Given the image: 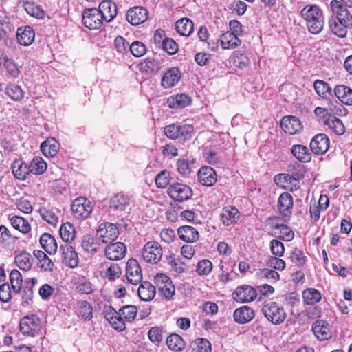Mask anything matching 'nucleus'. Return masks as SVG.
Returning <instances> with one entry per match:
<instances>
[{"mask_svg": "<svg viewBox=\"0 0 352 352\" xmlns=\"http://www.w3.org/2000/svg\"><path fill=\"white\" fill-rule=\"evenodd\" d=\"M329 147V140L325 134H317L310 142V148L316 155L324 154Z\"/></svg>", "mask_w": 352, "mask_h": 352, "instance_id": "16", "label": "nucleus"}, {"mask_svg": "<svg viewBox=\"0 0 352 352\" xmlns=\"http://www.w3.org/2000/svg\"><path fill=\"white\" fill-rule=\"evenodd\" d=\"M193 166L194 161L187 159L180 158L177 162V170L184 177H187L190 174Z\"/></svg>", "mask_w": 352, "mask_h": 352, "instance_id": "52", "label": "nucleus"}, {"mask_svg": "<svg viewBox=\"0 0 352 352\" xmlns=\"http://www.w3.org/2000/svg\"><path fill=\"white\" fill-rule=\"evenodd\" d=\"M81 246L85 252L92 254L100 249V244L95 241L93 236L89 234L83 236Z\"/></svg>", "mask_w": 352, "mask_h": 352, "instance_id": "45", "label": "nucleus"}, {"mask_svg": "<svg viewBox=\"0 0 352 352\" xmlns=\"http://www.w3.org/2000/svg\"><path fill=\"white\" fill-rule=\"evenodd\" d=\"M280 126L282 129L289 135L298 133L302 128L299 119L292 116L283 117L281 120Z\"/></svg>", "mask_w": 352, "mask_h": 352, "instance_id": "19", "label": "nucleus"}, {"mask_svg": "<svg viewBox=\"0 0 352 352\" xmlns=\"http://www.w3.org/2000/svg\"><path fill=\"white\" fill-rule=\"evenodd\" d=\"M27 164L21 161H15L12 166V173L19 180H25L27 176L31 173Z\"/></svg>", "mask_w": 352, "mask_h": 352, "instance_id": "37", "label": "nucleus"}, {"mask_svg": "<svg viewBox=\"0 0 352 352\" xmlns=\"http://www.w3.org/2000/svg\"><path fill=\"white\" fill-rule=\"evenodd\" d=\"M104 19L101 13L97 8H87L82 14V22L85 26L90 30L100 29L103 24Z\"/></svg>", "mask_w": 352, "mask_h": 352, "instance_id": "9", "label": "nucleus"}, {"mask_svg": "<svg viewBox=\"0 0 352 352\" xmlns=\"http://www.w3.org/2000/svg\"><path fill=\"white\" fill-rule=\"evenodd\" d=\"M212 263L208 259H203L199 261L196 266V272L200 276H207L212 270Z\"/></svg>", "mask_w": 352, "mask_h": 352, "instance_id": "57", "label": "nucleus"}, {"mask_svg": "<svg viewBox=\"0 0 352 352\" xmlns=\"http://www.w3.org/2000/svg\"><path fill=\"white\" fill-rule=\"evenodd\" d=\"M59 213H60V210L56 208L41 207L39 209V214L41 218L53 226H56L59 221Z\"/></svg>", "mask_w": 352, "mask_h": 352, "instance_id": "32", "label": "nucleus"}, {"mask_svg": "<svg viewBox=\"0 0 352 352\" xmlns=\"http://www.w3.org/2000/svg\"><path fill=\"white\" fill-rule=\"evenodd\" d=\"M130 204V197L122 192L114 195L110 199L109 207L112 210L123 211Z\"/></svg>", "mask_w": 352, "mask_h": 352, "instance_id": "24", "label": "nucleus"}, {"mask_svg": "<svg viewBox=\"0 0 352 352\" xmlns=\"http://www.w3.org/2000/svg\"><path fill=\"white\" fill-rule=\"evenodd\" d=\"M109 309L111 311L106 314V318L115 329L119 331H124L126 329V320L111 307H109Z\"/></svg>", "mask_w": 352, "mask_h": 352, "instance_id": "26", "label": "nucleus"}, {"mask_svg": "<svg viewBox=\"0 0 352 352\" xmlns=\"http://www.w3.org/2000/svg\"><path fill=\"white\" fill-rule=\"evenodd\" d=\"M3 67L6 68L8 74L13 78L18 77L20 72L14 62L7 56L3 57Z\"/></svg>", "mask_w": 352, "mask_h": 352, "instance_id": "63", "label": "nucleus"}, {"mask_svg": "<svg viewBox=\"0 0 352 352\" xmlns=\"http://www.w3.org/2000/svg\"><path fill=\"white\" fill-rule=\"evenodd\" d=\"M218 41L221 43L223 49L234 48L240 43V40L236 35L230 31L223 34Z\"/></svg>", "mask_w": 352, "mask_h": 352, "instance_id": "35", "label": "nucleus"}, {"mask_svg": "<svg viewBox=\"0 0 352 352\" xmlns=\"http://www.w3.org/2000/svg\"><path fill=\"white\" fill-rule=\"evenodd\" d=\"M139 66L141 72L151 74L157 72L160 69V63L154 58L147 57L140 63Z\"/></svg>", "mask_w": 352, "mask_h": 352, "instance_id": "41", "label": "nucleus"}, {"mask_svg": "<svg viewBox=\"0 0 352 352\" xmlns=\"http://www.w3.org/2000/svg\"><path fill=\"white\" fill-rule=\"evenodd\" d=\"M292 154L300 162L306 163L311 160V155L307 146L301 144L293 145L291 148Z\"/></svg>", "mask_w": 352, "mask_h": 352, "instance_id": "36", "label": "nucleus"}, {"mask_svg": "<svg viewBox=\"0 0 352 352\" xmlns=\"http://www.w3.org/2000/svg\"><path fill=\"white\" fill-rule=\"evenodd\" d=\"M304 302L313 305L321 300V294L319 291L314 288H308L302 292Z\"/></svg>", "mask_w": 352, "mask_h": 352, "instance_id": "48", "label": "nucleus"}, {"mask_svg": "<svg viewBox=\"0 0 352 352\" xmlns=\"http://www.w3.org/2000/svg\"><path fill=\"white\" fill-rule=\"evenodd\" d=\"M177 234L181 240L188 243L196 242L199 238L197 230L190 226H180Z\"/></svg>", "mask_w": 352, "mask_h": 352, "instance_id": "22", "label": "nucleus"}, {"mask_svg": "<svg viewBox=\"0 0 352 352\" xmlns=\"http://www.w3.org/2000/svg\"><path fill=\"white\" fill-rule=\"evenodd\" d=\"M305 20L309 31L314 34H319L323 29L324 18L322 10L316 5H307L300 12Z\"/></svg>", "mask_w": 352, "mask_h": 352, "instance_id": "1", "label": "nucleus"}, {"mask_svg": "<svg viewBox=\"0 0 352 352\" xmlns=\"http://www.w3.org/2000/svg\"><path fill=\"white\" fill-rule=\"evenodd\" d=\"M60 251L62 254L63 263L65 265L71 268L78 266L79 262L78 254L70 244L61 245Z\"/></svg>", "mask_w": 352, "mask_h": 352, "instance_id": "15", "label": "nucleus"}, {"mask_svg": "<svg viewBox=\"0 0 352 352\" xmlns=\"http://www.w3.org/2000/svg\"><path fill=\"white\" fill-rule=\"evenodd\" d=\"M98 10L101 13V16L107 22L111 21L117 15V6L110 0L102 1L100 5Z\"/></svg>", "mask_w": 352, "mask_h": 352, "instance_id": "20", "label": "nucleus"}, {"mask_svg": "<svg viewBox=\"0 0 352 352\" xmlns=\"http://www.w3.org/2000/svg\"><path fill=\"white\" fill-rule=\"evenodd\" d=\"M6 94L14 100H20L23 98V91L21 87L14 83H10L6 87Z\"/></svg>", "mask_w": 352, "mask_h": 352, "instance_id": "53", "label": "nucleus"}, {"mask_svg": "<svg viewBox=\"0 0 352 352\" xmlns=\"http://www.w3.org/2000/svg\"><path fill=\"white\" fill-rule=\"evenodd\" d=\"M31 254L27 252H22L15 256L14 262L16 265L24 271L29 270L32 267Z\"/></svg>", "mask_w": 352, "mask_h": 352, "instance_id": "47", "label": "nucleus"}, {"mask_svg": "<svg viewBox=\"0 0 352 352\" xmlns=\"http://www.w3.org/2000/svg\"><path fill=\"white\" fill-rule=\"evenodd\" d=\"M179 139L187 140L190 139L195 132L194 127L190 124H179Z\"/></svg>", "mask_w": 352, "mask_h": 352, "instance_id": "64", "label": "nucleus"}, {"mask_svg": "<svg viewBox=\"0 0 352 352\" xmlns=\"http://www.w3.org/2000/svg\"><path fill=\"white\" fill-rule=\"evenodd\" d=\"M254 316V310L246 305L237 308L233 314L234 320L239 324H245L250 322Z\"/></svg>", "mask_w": 352, "mask_h": 352, "instance_id": "25", "label": "nucleus"}, {"mask_svg": "<svg viewBox=\"0 0 352 352\" xmlns=\"http://www.w3.org/2000/svg\"><path fill=\"white\" fill-rule=\"evenodd\" d=\"M170 179V173L166 170H162L155 177L156 186L160 188H164L169 184Z\"/></svg>", "mask_w": 352, "mask_h": 352, "instance_id": "62", "label": "nucleus"}, {"mask_svg": "<svg viewBox=\"0 0 352 352\" xmlns=\"http://www.w3.org/2000/svg\"><path fill=\"white\" fill-rule=\"evenodd\" d=\"M126 321H132L137 316L138 309L134 305H126L118 311Z\"/></svg>", "mask_w": 352, "mask_h": 352, "instance_id": "56", "label": "nucleus"}, {"mask_svg": "<svg viewBox=\"0 0 352 352\" xmlns=\"http://www.w3.org/2000/svg\"><path fill=\"white\" fill-rule=\"evenodd\" d=\"M126 253V246L122 242L111 243L104 249L105 256L111 261L122 259Z\"/></svg>", "mask_w": 352, "mask_h": 352, "instance_id": "13", "label": "nucleus"}, {"mask_svg": "<svg viewBox=\"0 0 352 352\" xmlns=\"http://www.w3.org/2000/svg\"><path fill=\"white\" fill-rule=\"evenodd\" d=\"M126 276L128 281L132 285H137L142 281V270L135 259L131 258L126 263Z\"/></svg>", "mask_w": 352, "mask_h": 352, "instance_id": "11", "label": "nucleus"}, {"mask_svg": "<svg viewBox=\"0 0 352 352\" xmlns=\"http://www.w3.org/2000/svg\"><path fill=\"white\" fill-rule=\"evenodd\" d=\"M331 10L335 14L333 18L342 21L346 25L352 26V15L344 4H342L338 0H332L330 3Z\"/></svg>", "mask_w": 352, "mask_h": 352, "instance_id": "10", "label": "nucleus"}, {"mask_svg": "<svg viewBox=\"0 0 352 352\" xmlns=\"http://www.w3.org/2000/svg\"><path fill=\"white\" fill-rule=\"evenodd\" d=\"M159 294L167 300L173 298L175 288L170 278L164 274L159 273L154 278Z\"/></svg>", "mask_w": 352, "mask_h": 352, "instance_id": "2", "label": "nucleus"}, {"mask_svg": "<svg viewBox=\"0 0 352 352\" xmlns=\"http://www.w3.org/2000/svg\"><path fill=\"white\" fill-rule=\"evenodd\" d=\"M96 235L102 243H111L118 237L119 231L116 225L106 222L100 225Z\"/></svg>", "mask_w": 352, "mask_h": 352, "instance_id": "8", "label": "nucleus"}, {"mask_svg": "<svg viewBox=\"0 0 352 352\" xmlns=\"http://www.w3.org/2000/svg\"><path fill=\"white\" fill-rule=\"evenodd\" d=\"M101 266L102 268H106L105 272H104V276L110 280H115L121 275V268L118 264L104 262Z\"/></svg>", "mask_w": 352, "mask_h": 352, "instance_id": "43", "label": "nucleus"}, {"mask_svg": "<svg viewBox=\"0 0 352 352\" xmlns=\"http://www.w3.org/2000/svg\"><path fill=\"white\" fill-rule=\"evenodd\" d=\"M221 221L226 226H230L235 222L239 218V212L234 206L224 207L221 212Z\"/></svg>", "mask_w": 352, "mask_h": 352, "instance_id": "28", "label": "nucleus"}, {"mask_svg": "<svg viewBox=\"0 0 352 352\" xmlns=\"http://www.w3.org/2000/svg\"><path fill=\"white\" fill-rule=\"evenodd\" d=\"M324 124L332 130L336 135H342L345 131L342 122L339 118L334 116L333 114H329L328 116V118L325 119Z\"/></svg>", "mask_w": 352, "mask_h": 352, "instance_id": "39", "label": "nucleus"}, {"mask_svg": "<svg viewBox=\"0 0 352 352\" xmlns=\"http://www.w3.org/2000/svg\"><path fill=\"white\" fill-rule=\"evenodd\" d=\"M40 243L45 251L49 254H55L58 244L55 238L49 233H43L40 237Z\"/></svg>", "mask_w": 352, "mask_h": 352, "instance_id": "31", "label": "nucleus"}, {"mask_svg": "<svg viewBox=\"0 0 352 352\" xmlns=\"http://www.w3.org/2000/svg\"><path fill=\"white\" fill-rule=\"evenodd\" d=\"M192 102L191 98L186 94H177L168 99L170 108H184L188 106Z\"/></svg>", "mask_w": 352, "mask_h": 352, "instance_id": "34", "label": "nucleus"}, {"mask_svg": "<svg viewBox=\"0 0 352 352\" xmlns=\"http://www.w3.org/2000/svg\"><path fill=\"white\" fill-rule=\"evenodd\" d=\"M23 281L21 272L18 270H12L10 274V282L14 293L19 294L21 292Z\"/></svg>", "mask_w": 352, "mask_h": 352, "instance_id": "46", "label": "nucleus"}, {"mask_svg": "<svg viewBox=\"0 0 352 352\" xmlns=\"http://www.w3.org/2000/svg\"><path fill=\"white\" fill-rule=\"evenodd\" d=\"M273 228L280 230V235L279 237L283 240L289 241L293 239L294 234L293 231L286 225L283 223H276V225L273 226Z\"/></svg>", "mask_w": 352, "mask_h": 352, "instance_id": "60", "label": "nucleus"}, {"mask_svg": "<svg viewBox=\"0 0 352 352\" xmlns=\"http://www.w3.org/2000/svg\"><path fill=\"white\" fill-rule=\"evenodd\" d=\"M312 331L319 340H326L331 338L329 324L324 320H316L312 325Z\"/></svg>", "mask_w": 352, "mask_h": 352, "instance_id": "23", "label": "nucleus"}, {"mask_svg": "<svg viewBox=\"0 0 352 352\" xmlns=\"http://www.w3.org/2000/svg\"><path fill=\"white\" fill-rule=\"evenodd\" d=\"M71 208L74 217L78 219L87 218L93 210L91 201L82 197L74 199Z\"/></svg>", "mask_w": 352, "mask_h": 352, "instance_id": "7", "label": "nucleus"}, {"mask_svg": "<svg viewBox=\"0 0 352 352\" xmlns=\"http://www.w3.org/2000/svg\"><path fill=\"white\" fill-rule=\"evenodd\" d=\"M192 352H211L210 342L205 338L195 340L192 345Z\"/></svg>", "mask_w": 352, "mask_h": 352, "instance_id": "55", "label": "nucleus"}, {"mask_svg": "<svg viewBox=\"0 0 352 352\" xmlns=\"http://www.w3.org/2000/svg\"><path fill=\"white\" fill-rule=\"evenodd\" d=\"M35 33L30 26L21 27L17 30V39L21 45L28 46L32 43L34 40Z\"/></svg>", "mask_w": 352, "mask_h": 352, "instance_id": "30", "label": "nucleus"}, {"mask_svg": "<svg viewBox=\"0 0 352 352\" xmlns=\"http://www.w3.org/2000/svg\"><path fill=\"white\" fill-rule=\"evenodd\" d=\"M168 194L175 201L183 202L192 197V190L188 185L175 183L168 187Z\"/></svg>", "mask_w": 352, "mask_h": 352, "instance_id": "6", "label": "nucleus"}, {"mask_svg": "<svg viewBox=\"0 0 352 352\" xmlns=\"http://www.w3.org/2000/svg\"><path fill=\"white\" fill-rule=\"evenodd\" d=\"M314 89L316 93L322 98L330 94L331 88L328 83L321 80H316L314 83Z\"/></svg>", "mask_w": 352, "mask_h": 352, "instance_id": "59", "label": "nucleus"}, {"mask_svg": "<svg viewBox=\"0 0 352 352\" xmlns=\"http://www.w3.org/2000/svg\"><path fill=\"white\" fill-rule=\"evenodd\" d=\"M182 74L178 67H174L167 69L161 80L162 86L165 89H169L175 86L179 81Z\"/></svg>", "mask_w": 352, "mask_h": 352, "instance_id": "18", "label": "nucleus"}, {"mask_svg": "<svg viewBox=\"0 0 352 352\" xmlns=\"http://www.w3.org/2000/svg\"><path fill=\"white\" fill-rule=\"evenodd\" d=\"M329 25L331 32L339 37H344L347 33V28H352L351 25L344 24L342 21H338V19L331 16L329 19Z\"/></svg>", "mask_w": 352, "mask_h": 352, "instance_id": "38", "label": "nucleus"}, {"mask_svg": "<svg viewBox=\"0 0 352 352\" xmlns=\"http://www.w3.org/2000/svg\"><path fill=\"white\" fill-rule=\"evenodd\" d=\"M193 29V23L188 18H182L178 20L175 23V30L182 36H190Z\"/></svg>", "mask_w": 352, "mask_h": 352, "instance_id": "40", "label": "nucleus"}, {"mask_svg": "<svg viewBox=\"0 0 352 352\" xmlns=\"http://www.w3.org/2000/svg\"><path fill=\"white\" fill-rule=\"evenodd\" d=\"M138 293L140 298L143 301H151L156 294V288L150 282H140Z\"/></svg>", "mask_w": 352, "mask_h": 352, "instance_id": "29", "label": "nucleus"}, {"mask_svg": "<svg viewBox=\"0 0 352 352\" xmlns=\"http://www.w3.org/2000/svg\"><path fill=\"white\" fill-rule=\"evenodd\" d=\"M129 51L135 57H141L146 52V45L138 41L133 42L129 45Z\"/></svg>", "mask_w": 352, "mask_h": 352, "instance_id": "61", "label": "nucleus"}, {"mask_svg": "<svg viewBox=\"0 0 352 352\" xmlns=\"http://www.w3.org/2000/svg\"><path fill=\"white\" fill-rule=\"evenodd\" d=\"M31 173L41 175L47 169V163L41 157H35L29 164Z\"/></svg>", "mask_w": 352, "mask_h": 352, "instance_id": "50", "label": "nucleus"}, {"mask_svg": "<svg viewBox=\"0 0 352 352\" xmlns=\"http://www.w3.org/2000/svg\"><path fill=\"white\" fill-rule=\"evenodd\" d=\"M10 220L13 228L22 233L26 234L31 230L28 221L21 217L14 216Z\"/></svg>", "mask_w": 352, "mask_h": 352, "instance_id": "49", "label": "nucleus"}, {"mask_svg": "<svg viewBox=\"0 0 352 352\" xmlns=\"http://www.w3.org/2000/svg\"><path fill=\"white\" fill-rule=\"evenodd\" d=\"M293 206L294 201L291 194L285 192L280 195L277 202V208L280 215L289 218L292 213Z\"/></svg>", "mask_w": 352, "mask_h": 352, "instance_id": "14", "label": "nucleus"}, {"mask_svg": "<svg viewBox=\"0 0 352 352\" xmlns=\"http://www.w3.org/2000/svg\"><path fill=\"white\" fill-rule=\"evenodd\" d=\"M76 313L78 316L85 320H90L93 317V308L87 301H78L76 303Z\"/></svg>", "mask_w": 352, "mask_h": 352, "instance_id": "44", "label": "nucleus"}, {"mask_svg": "<svg viewBox=\"0 0 352 352\" xmlns=\"http://www.w3.org/2000/svg\"><path fill=\"white\" fill-rule=\"evenodd\" d=\"M59 232L61 239L66 243L65 244L71 243L76 236L75 228L74 226L69 222L62 224Z\"/></svg>", "mask_w": 352, "mask_h": 352, "instance_id": "42", "label": "nucleus"}, {"mask_svg": "<svg viewBox=\"0 0 352 352\" xmlns=\"http://www.w3.org/2000/svg\"><path fill=\"white\" fill-rule=\"evenodd\" d=\"M41 320L34 314L24 316L20 322V331L23 335L35 336L40 331Z\"/></svg>", "mask_w": 352, "mask_h": 352, "instance_id": "5", "label": "nucleus"}, {"mask_svg": "<svg viewBox=\"0 0 352 352\" xmlns=\"http://www.w3.org/2000/svg\"><path fill=\"white\" fill-rule=\"evenodd\" d=\"M25 10L31 16L37 19H43L45 16L44 11L40 6L34 3H27L25 4Z\"/></svg>", "mask_w": 352, "mask_h": 352, "instance_id": "58", "label": "nucleus"}, {"mask_svg": "<svg viewBox=\"0 0 352 352\" xmlns=\"http://www.w3.org/2000/svg\"><path fill=\"white\" fill-rule=\"evenodd\" d=\"M234 300L240 302L253 301L256 296V290L252 286L243 285L236 288L232 294Z\"/></svg>", "mask_w": 352, "mask_h": 352, "instance_id": "12", "label": "nucleus"}, {"mask_svg": "<svg viewBox=\"0 0 352 352\" xmlns=\"http://www.w3.org/2000/svg\"><path fill=\"white\" fill-rule=\"evenodd\" d=\"M41 150L45 156L53 157L59 151V144L53 138H47L41 144Z\"/></svg>", "mask_w": 352, "mask_h": 352, "instance_id": "33", "label": "nucleus"}, {"mask_svg": "<svg viewBox=\"0 0 352 352\" xmlns=\"http://www.w3.org/2000/svg\"><path fill=\"white\" fill-rule=\"evenodd\" d=\"M334 94L337 98L343 104L352 106V89L344 85H336Z\"/></svg>", "mask_w": 352, "mask_h": 352, "instance_id": "27", "label": "nucleus"}, {"mask_svg": "<svg viewBox=\"0 0 352 352\" xmlns=\"http://www.w3.org/2000/svg\"><path fill=\"white\" fill-rule=\"evenodd\" d=\"M262 312L269 321L276 324L282 323L286 318L283 307H280L276 302L265 304L262 308Z\"/></svg>", "mask_w": 352, "mask_h": 352, "instance_id": "3", "label": "nucleus"}, {"mask_svg": "<svg viewBox=\"0 0 352 352\" xmlns=\"http://www.w3.org/2000/svg\"><path fill=\"white\" fill-rule=\"evenodd\" d=\"M163 255L161 245L154 241L147 242L142 251V257L146 263H157Z\"/></svg>", "mask_w": 352, "mask_h": 352, "instance_id": "4", "label": "nucleus"}, {"mask_svg": "<svg viewBox=\"0 0 352 352\" xmlns=\"http://www.w3.org/2000/svg\"><path fill=\"white\" fill-rule=\"evenodd\" d=\"M336 109V107L334 105L333 102L330 100V101H329L327 108L318 107L315 109L314 113L317 116L322 118L324 122L325 119H327V118H328V116L329 114L333 115V114H335L337 113V111Z\"/></svg>", "mask_w": 352, "mask_h": 352, "instance_id": "54", "label": "nucleus"}, {"mask_svg": "<svg viewBox=\"0 0 352 352\" xmlns=\"http://www.w3.org/2000/svg\"><path fill=\"white\" fill-rule=\"evenodd\" d=\"M126 18L131 25H138L146 21L148 11L143 7H133L127 11Z\"/></svg>", "mask_w": 352, "mask_h": 352, "instance_id": "17", "label": "nucleus"}, {"mask_svg": "<svg viewBox=\"0 0 352 352\" xmlns=\"http://www.w3.org/2000/svg\"><path fill=\"white\" fill-rule=\"evenodd\" d=\"M168 348L175 351H181L184 347L182 338L177 334H171L166 339Z\"/></svg>", "mask_w": 352, "mask_h": 352, "instance_id": "51", "label": "nucleus"}, {"mask_svg": "<svg viewBox=\"0 0 352 352\" xmlns=\"http://www.w3.org/2000/svg\"><path fill=\"white\" fill-rule=\"evenodd\" d=\"M199 182L206 186H212L217 182L215 170L210 166H203L198 172Z\"/></svg>", "mask_w": 352, "mask_h": 352, "instance_id": "21", "label": "nucleus"}]
</instances>
